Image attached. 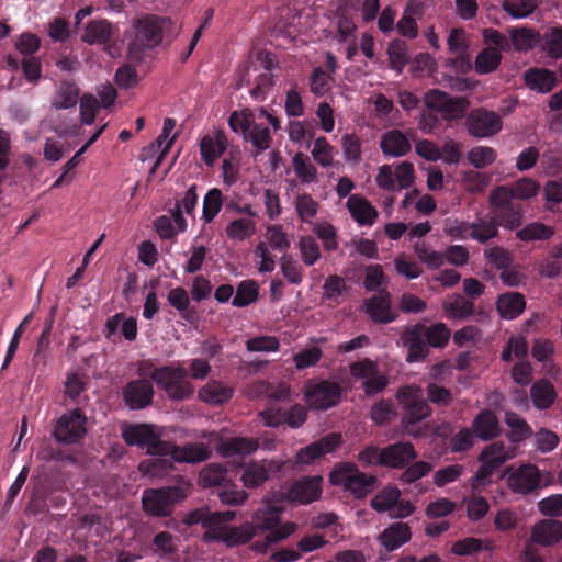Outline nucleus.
<instances>
[{
    "instance_id": "58836bf2",
    "label": "nucleus",
    "mask_w": 562,
    "mask_h": 562,
    "mask_svg": "<svg viewBox=\"0 0 562 562\" xmlns=\"http://www.w3.org/2000/svg\"><path fill=\"white\" fill-rule=\"evenodd\" d=\"M470 229V238L480 244H486L498 236V226L493 216L491 218H476V221L471 223Z\"/></svg>"
},
{
    "instance_id": "3c124183",
    "label": "nucleus",
    "mask_w": 562,
    "mask_h": 562,
    "mask_svg": "<svg viewBox=\"0 0 562 562\" xmlns=\"http://www.w3.org/2000/svg\"><path fill=\"white\" fill-rule=\"evenodd\" d=\"M323 350L317 346H311L293 355L296 370L302 371L315 367L323 358Z\"/></svg>"
},
{
    "instance_id": "0eeeda50",
    "label": "nucleus",
    "mask_w": 562,
    "mask_h": 562,
    "mask_svg": "<svg viewBox=\"0 0 562 562\" xmlns=\"http://www.w3.org/2000/svg\"><path fill=\"white\" fill-rule=\"evenodd\" d=\"M188 370L180 363L162 366L156 385L171 401L189 400L194 393V386L188 380Z\"/></svg>"
},
{
    "instance_id": "8fccbe9b",
    "label": "nucleus",
    "mask_w": 562,
    "mask_h": 562,
    "mask_svg": "<svg viewBox=\"0 0 562 562\" xmlns=\"http://www.w3.org/2000/svg\"><path fill=\"white\" fill-rule=\"evenodd\" d=\"M542 49L553 59L562 58V26L550 27L544 33Z\"/></svg>"
},
{
    "instance_id": "0e129e2a",
    "label": "nucleus",
    "mask_w": 562,
    "mask_h": 562,
    "mask_svg": "<svg viewBox=\"0 0 562 562\" xmlns=\"http://www.w3.org/2000/svg\"><path fill=\"white\" fill-rule=\"evenodd\" d=\"M363 286L367 291H380L385 283V274L381 265H369L364 269Z\"/></svg>"
},
{
    "instance_id": "4be33fe9",
    "label": "nucleus",
    "mask_w": 562,
    "mask_h": 562,
    "mask_svg": "<svg viewBox=\"0 0 562 562\" xmlns=\"http://www.w3.org/2000/svg\"><path fill=\"white\" fill-rule=\"evenodd\" d=\"M510 49L527 53L541 44L542 36L539 31L526 26H512L508 29Z\"/></svg>"
},
{
    "instance_id": "79ce46f5",
    "label": "nucleus",
    "mask_w": 562,
    "mask_h": 562,
    "mask_svg": "<svg viewBox=\"0 0 562 562\" xmlns=\"http://www.w3.org/2000/svg\"><path fill=\"white\" fill-rule=\"evenodd\" d=\"M503 56L496 48L485 47L475 58V71L480 75H487L495 71L501 63Z\"/></svg>"
},
{
    "instance_id": "5fc2aeb1",
    "label": "nucleus",
    "mask_w": 562,
    "mask_h": 562,
    "mask_svg": "<svg viewBox=\"0 0 562 562\" xmlns=\"http://www.w3.org/2000/svg\"><path fill=\"white\" fill-rule=\"evenodd\" d=\"M41 38L31 32H23L14 40L15 49L24 57H33L41 48Z\"/></svg>"
},
{
    "instance_id": "774afa93",
    "label": "nucleus",
    "mask_w": 562,
    "mask_h": 562,
    "mask_svg": "<svg viewBox=\"0 0 562 562\" xmlns=\"http://www.w3.org/2000/svg\"><path fill=\"white\" fill-rule=\"evenodd\" d=\"M302 260L306 266H313L321 258V250L316 239L303 236L299 243Z\"/></svg>"
},
{
    "instance_id": "a211bd4d",
    "label": "nucleus",
    "mask_w": 562,
    "mask_h": 562,
    "mask_svg": "<svg viewBox=\"0 0 562 562\" xmlns=\"http://www.w3.org/2000/svg\"><path fill=\"white\" fill-rule=\"evenodd\" d=\"M383 467L404 469L417 459L415 447L409 441H398L382 448Z\"/></svg>"
},
{
    "instance_id": "a19ab883",
    "label": "nucleus",
    "mask_w": 562,
    "mask_h": 562,
    "mask_svg": "<svg viewBox=\"0 0 562 562\" xmlns=\"http://www.w3.org/2000/svg\"><path fill=\"white\" fill-rule=\"evenodd\" d=\"M554 235V228L542 222H531L516 232V237L521 241H543Z\"/></svg>"
},
{
    "instance_id": "20e7f679",
    "label": "nucleus",
    "mask_w": 562,
    "mask_h": 562,
    "mask_svg": "<svg viewBox=\"0 0 562 562\" xmlns=\"http://www.w3.org/2000/svg\"><path fill=\"white\" fill-rule=\"evenodd\" d=\"M396 398L404 411L402 418L404 431L414 438L419 437L420 431L417 430L416 425L432 413L423 397L422 387L415 384L404 385L398 389Z\"/></svg>"
},
{
    "instance_id": "7c9ffc66",
    "label": "nucleus",
    "mask_w": 562,
    "mask_h": 562,
    "mask_svg": "<svg viewBox=\"0 0 562 562\" xmlns=\"http://www.w3.org/2000/svg\"><path fill=\"white\" fill-rule=\"evenodd\" d=\"M442 310L450 319H465L474 314L475 305L463 295L453 294L442 302Z\"/></svg>"
},
{
    "instance_id": "ddd939ff",
    "label": "nucleus",
    "mask_w": 562,
    "mask_h": 562,
    "mask_svg": "<svg viewBox=\"0 0 562 562\" xmlns=\"http://www.w3.org/2000/svg\"><path fill=\"white\" fill-rule=\"evenodd\" d=\"M403 347L407 350L406 361L408 363L422 362L429 355L426 342L423 323L406 327L400 336Z\"/></svg>"
},
{
    "instance_id": "4468645a",
    "label": "nucleus",
    "mask_w": 562,
    "mask_h": 562,
    "mask_svg": "<svg viewBox=\"0 0 562 562\" xmlns=\"http://www.w3.org/2000/svg\"><path fill=\"white\" fill-rule=\"evenodd\" d=\"M425 102L429 109L440 111L447 120L461 117L469 105L465 98H451L448 93L439 90L427 92Z\"/></svg>"
},
{
    "instance_id": "393cba45",
    "label": "nucleus",
    "mask_w": 562,
    "mask_h": 562,
    "mask_svg": "<svg viewBox=\"0 0 562 562\" xmlns=\"http://www.w3.org/2000/svg\"><path fill=\"white\" fill-rule=\"evenodd\" d=\"M526 86L540 93H549L557 85V75L547 68H529L524 74Z\"/></svg>"
},
{
    "instance_id": "473e14b6",
    "label": "nucleus",
    "mask_w": 562,
    "mask_h": 562,
    "mask_svg": "<svg viewBox=\"0 0 562 562\" xmlns=\"http://www.w3.org/2000/svg\"><path fill=\"white\" fill-rule=\"evenodd\" d=\"M79 98V87L74 81L63 80L52 100V106L56 110L71 109L77 105Z\"/></svg>"
},
{
    "instance_id": "cd10ccee",
    "label": "nucleus",
    "mask_w": 562,
    "mask_h": 562,
    "mask_svg": "<svg viewBox=\"0 0 562 562\" xmlns=\"http://www.w3.org/2000/svg\"><path fill=\"white\" fill-rule=\"evenodd\" d=\"M352 218L360 225H372L378 217L375 207L363 196L353 194L347 201Z\"/></svg>"
},
{
    "instance_id": "09e8293b",
    "label": "nucleus",
    "mask_w": 562,
    "mask_h": 562,
    "mask_svg": "<svg viewBox=\"0 0 562 562\" xmlns=\"http://www.w3.org/2000/svg\"><path fill=\"white\" fill-rule=\"evenodd\" d=\"M467 158L474 168L483 169L496 160L497 153L488 146H474L468 151Z\"/></svg>"
},
{
    "instance_id": "bb28decb",
    "label": "nucleus",
    "mask_w": 562,
    "mask_h": 562,
    "mask_svg": "<svg viewBox=\"0 0 562 562\" xmlns=\"http://www.w3.org/2000/svg\"><path fill=\"white\" fill-rule=\"evenodd\" d=\"M496 308L499 315L505 319H515L520 316L526 308L525 296L519 292H506L498 295Z\"/></svg>"
},
{
    "instance_id": "052dcab7",
    "label": "nucleus",
    "mask_w": 562,
    "mask_h": 562,
    "mask_svg": "<svg viewBox=\"0 0 562 562\" xmlns=\"http://www.w3.org/2000/svg\"><path fill=\"white\" fill-rule=\"evenodd\" d=\"M333 150L334 147L328 140L324 136H319L315 139L311 154L319 166L329 167L333 165Z\"/></svg>"
},
{
    "instance_id": "680f3d73",
    "label": "nucleus",
    "mask_w": 562,
    "mask_h": 562,
    "mask_svg": "<svg viewBox=\"0 0 562 562\" xmlns=\"http://www.w3.org/2000/svg\"><path fill=\"white\" fill-rule=\"evenodd\" d=\"M427 400L439 407H447L453 402L452 392L435 382L426 385Z\"/></svg>"
},
{
    "instance_id": "f03ea898",
    "label": "nucleus",
    "mask_w": 562,
    "mask_h": 562,
    "mask_svg": "<svg viewBox=\"0 0 562 562\" xmlns=\"http://www.w3.org/2000/svg\"><path fill=\"white\" fill-rule=\"evenodd\" d=\"M235 516V510L209 512L200 508L189 514L188 522L201 524L206 529L203 535L206 542L222 541L232 547L246 543V528L244 526L228 527L226 525Z\"/></svg>"
},
{
    "instance_id": "5701e85b",
    "label": "nucleus",
    "mask_w": 562,
    "mask_h": 562,
    "mask_svg": "<svg viewBox=\"0 0 562 562\" xmlns=\"http://www.w3.org/2000/svg\"><path fill=\"white\" fill-rule=\"evenodd\" d=\"M533 542L550 547L562 540V522L554 519H542L531 529Z\"/></svg>"
},
{
    "instance_id": "aec40b11",
    "label": "nucleus",
    "mask_w": 562,
    "mask_h": 562,
    "mask_svg": "<svg viewBox=\"0 0 562 562\" xmlns=\"http://www.w3.org/2000/svg\"><path fill=\"white\" fill-rule=\"evenodd\" d=\"M541 475L533 464L520 465L508 476V486L515 493L528 494L540 487Z\"/></svg>"
},
{
    "instance_id": "49530a36",
    "label": "nucleus",
    "mask_w": 562,
    "mask_h": 562,
    "mask_svg": "<svg viewBox=\"0 0 562 562\" xmlns=\"http://www.w3.org/2000/svg\"><path fill=\"white\" fill-rule=\"evenodd\" d=\"M425 337L428 348H443L448 345L451 331L443 323H437L431 326L424 324Z\"/></svg>"
},
{
    "instance_id": "c756f323",
    "label": "nucleus",
    "mask_w": 562,
    "mask_h": 562,
    "mask_svg": "<svg viewBox=\"0 0 562 562\" xmlns=\"http://www.w3.org/2000/svg\"><path fill=\"white\" fill-rule=\"evenodd\" d=\"M112 36V24L105 19H100L92 20L87 24L83 34L81 35V40L90 45H105L111 41Z\"/></svg>"
},
{
    "instance_id": "72a5a7b5",
    "label": "nucleus",
    "mask_w": 562,
    "mask_h": 562,
    "mask_svg": "<svg viewBox=\"0 0 562 562\" xmlns=\"http://www.w3.org/2000/svg\"><path fill=\"white\" fill-rule=\"evenodd\" d=\"M530 398L536 408L541 411L548 409L554 403L557 392L549 380L541 379L535 382L530 387Z\"/></svg>"
},
{
    "instance_id": "2eb2a0df",
    "label": "nucleus",
    "mask_w": 562,
    "mask_h": 562,
    "mask_svg": "<svg viewBox=\"0 0 562 562\" xmlns=\"http://www.w3.org/2000/svg\"><path fill=\"white\" fill-rule=\"evenodd\" d=\"M122 396L130 409H143L153 403V382L149 379L128 381L122 389Z\"/></svg>"
},
{
    "instance_id": "338daca9",
    "label": "nucleus",
    "mask_w": 562,
    "mask_h": 562,
    "mask_svg": "<svg viewBox=\"0 0 562 562\" xmlns=\"http://www.w3.org/2000/svg\"><path fill=\"white\" fill-rule=\"evenodd\" d=\"M485 259L496 269L504 270L509 268L513 258L505 248L501 246H494L484 250Z\"/></svg>"
},
{
    "instance_id": "864d4df0",
    "label": "nucleus",
    "mask_w": 562,
    "mask_h": 562,
    "mask_svg": "<svg viewBox=\"0 0 562 562\" xmlns=\"http://www.w3.org/2000/svg\"><path fill=\"white\" fill-rule=\"evenodd\" d=\"M223 205V195L220 189H211L203 200L202 217L205 223H211L218 214Z\"/></svg>"
},
{
    "instance_id": "e2e57ef3",
    "label": "nucleus",
    "mask_w": 562,
    "mask_h": 562,
    "mask_svg": "<svg viewBox=\"0 0 562 562\" xmlns=\"http://www.w3.org/2000/svg\"><path fill=\"white\" fill-rule=\"evenodd\" d=\"M394 416V406L390 400H381L371 407V419L379 426L390 424Z\"/></svg>"
},
{
    "instance_id": "603ef678",
    "label": "nucleus",
    "mask_w": 562,
    "mask_h": 562,
    "mask_svg": "<svg viewBox=\"0 0 562 562\" xmlns=\"http://www.w3.org/2000/svg\"><path fill=\"white\" fill-rule=\"evenodd\" d=\"M391 68L401 72L408 61L407 45L402 40H393L387 47Z\"/></svg>"
},
{
    "instance_id": "dca6fc26",
    "label": "nucleus",
    "mask_w": 562,
    "mask_h": 562,
    "mask_svg": "<svg viewBox=\"0 0 562 562\" xmlns=\"http://www.w3.org/2000/svg\"><path fill=\"white\" fill-rule=\"evenodd\" d=\"M364 311L373 323L389 324L396 319L397 315L392 311L391 293L386 289L364 300Z\"/></svg>"
},
{
    "instance_id": "6e6552de",
    "label": "nucleus",
    "mask_w": 562,
    "mask_h": 562,
    "mask_svg": "<svg viewBox=\"0 0 562 562\" xmlns=\"http://www.w3.org/2000/svg\"><path fill=\"white\" fill-rule=\"evenodd\" d=\"M122 438L127 446L146 449L147 454L165 457L168 441L161 440V434L150 424L127 425L122 430Z\"/></svg>"
},
{
    "instance_id": "c03bdc74",
    "label": "nucleus",
    "mask_w": 562,
    "mask_h": 562,
    "mask_svg": "<svg viewBox=\"0 0 562 562\" xmlns=\"http://www.w3.org/2000/svg\"><path fill=\"white\" fill-rule=\"evenodd\" d=\"M403 470L398 480L403 485H409L427 476L432 470V464L423 460H414Z\"/></svg>"
},
{
    "instance_id": "b1692460",
    "label": "nucleus",
    "mask_w": 562,
    "mask_h": 562,
    "mask_svg": "<svg viewBox=\"0 0 562 562\" xmlns=\"http://www.w3.org/2000/svg\"><path fill=\"white\" fill-rule=\"evenodd\" d=\"M380 147L384 155L402 157L411 151V143L407 136L400 130L385 132L380 140Z\"/></svg>"
},
{
    "instance_id": "6ab92c4d",
    "label": "nucleus",
    "mask_w": 562,
    "mask_h": 562,
    "mask_svg": "<svg viewBox=\"0 0 562 562\" xmlns=\"http://www.w3.org/2000/svg\"><path fill=\"white\" fill-rule=\"evenodd\" d=\"M170 456L172 461L179 463H199L211 457V450L204 442L187 443L182 447L168 441L165 457Z\"/></svg>"
},
{
    "instance_id": "69168bd1",
    "label": "nucleus",
    "mask_w": 562,
    "mask_h": 562,
    "mask_svg": "<svg viewBox=\"0 0 562 562\" xmlns=\"http://www.w3.org/2000/svg\"><path fill=\"white\" fill-rule=\"evenodd\" d=\"M313 232L322 239L327 251H334L338 248L336 228L330 223H316Z\"/></svg>"
},
{
    "instance_id": "bf43d9fd",
    "label": "nucleus",
    "mask_w": 562,
    "mask_h": 562,
    "mask_svg": "<svg viewBox=\"0 0 562 562\" xmlns=\"http://www.w3.org/2000/svg\"><path fill=\"white\" fill-rule=\"evenodd\" d=\"M414 249L418 259L425 263L428 269H439L446 262L443 252L432 250L425 244H416Z\"/></svg>"
},
{
    "instance_id": "412c9836",
    "label": "nucleus",
    "mask_w": 562,
    "mask_h": 562,
    "mask_svg": "<svg viewBox=\"0 0 562 562\" xmlns=\"http://www.w3.org/2000/svg\"><path fill=\"white\" fill-rule=\"evenodd\" d=\"M474 435L483 441H490L502 434V427L496 414L488 408L482 409L473 419Z\"/></svg>"
},
{
    "instance_id": "a878e982",
    "label": "nucleus",
    "mask_w": 562,
    "mask_h": 562,
    "mask_svg": "<svg viewBox=\"0 0 562 562\" xmlns=\"http://www.w3.org/2000/svg\"><path fill=\"white\" fill-rule=\"evenodd\" d=\"M411 538V528L405 522H393L379 536L381 544L390 552L407 543Z\"/></svg>"
},
{
    "instance_id": "f3484780",
    "label": "nucleus",
    "mask_w": 562,
    "mask_h": 562,
    "mask_svg": "<svg viewBox=\"0 0 562 562\" xmlns=\"http://www.w3.org/2000/svg\"><path fill=\"white\" fill-rule=\"evenodd\" d=\"M342 442L341 435L330 432L321 439L302 448L296 454V462L301 464H311L316 459L335 451Z\"/></svg>"
},
{
    "instance_id": "de8ad7c7",
    "label": "nucleus",
    "mask_w": 562,
    "mask_h": 562,
    "mask_svg": "<svg viewBox=\"0 0 562 562\" xmlns=\"http://www.w3.org/2000/svg\"><path fill=\"white\" fill-rule=\"evenodd\" d=\"M400 496L401 492L396 486L385 487L371 499V507L379 513L392 510Z\"/></svg>"
},
{
    "instance_id": "ea45409f",
    "label": "nucleus",
    "mask_w": 562,
    "mask_h": 562,
    "mask_svg": "<svg viewBox=\"0 0 562 562\" xmlns=\"http://www.w3.org/2000/svg\"><path fill=\"white\" fill-rule=\"evenodd\" d=\"M138 470L144 476L151 479L164 477L173 470L172 459L164 457L145 459L139 462Z\"/></svg>"
},
{
    "instance_id": "9b49d317",
    "label": "nucleus",
    "mask_w": 562,
    "mask_h": 562,
    "mask_svg": "<svg viewBox=\"0 0 562 562\" xmlns=\"http://www.w3.org/2000/svg\"><path fill=\"white\" fill-rule=\"evenodd\" d=\"M465 127L471 136L475 138H487L501 132L503 121L496 112L477 108L471 110L467 115Z\"/></svg>"
},
{
    "instance_id": "2f4dec72",
    "label": "nucleus",
    "mask_w": 562,
    "mask_h": 562,
    "mask_svg": "<svg viewBox=\"0 0 562 562\" xmlns=\"http://www.w3.org/2000/svg\"><path fill=\"white\" fill-rule=\"evenodd\" d=\"M233 396V389L218 381H210L199 390L200 401L210 405H222Z\"/></svg>"
},
{
    "instance_id": "a18cd8bd",
    "label": "nucleus",
    "mask_w": 562,
    "mask_h": 562,
    "mask_svg": "<svg viewBox=\"0 0 562 562\" xmlns=\"http://www.w3.org/2000/svg\"><path fill=\"white\" fill-rule=\"evenodd\" d=\"M537 0H504L502 9L513 19H524L538 9Z\"/></svg>"
},
{
    "instance_id": "7ed1b4c3",
    "label": "nucleus",
    "mask_w": 562,
    "mask_h": 562,
    "mask_svg": "<svg viewBox=\"0 0 562 562\" xmlns=\"http://www.w3.org/2000/svg\"><path fill=\"white\" fill-rule=\"evenodd\" d=\"M172 25L169 18L155 14L143 15L135 19L132 24V35L128 42L130 59L140 61L146 52L158 47L165 34Z\"/></svg>"
},
{
    "instance_id": "4d7b16f0",
    "label": "nucleus",
    "mask_w": 562,
    "mask_h": 562,
    "mask_svg": "<svg viewBox=\"0 0 562 562\" xmlns=\"http://www.w3.org/2000/svg\"><path fill=\"white\" fill-rule=\"evenodd\" d=\"M226 479V469L218 463L207 464L200 472V482L204 487L218 486Z\"/></svg>"
},
{
    "instance_id": "1a4fd4ad",
    "label": "nucleus",
    "mask_w": 562,
    "mask_h": 562,
    "mask_svg": "<svg viewBox=\"0 0 562 562\" xmlns=\"http://www.w3.org/2000/svg\"><path fill=\"white\" fill-rule=\"evenodd\" d=\"M344 393L342 386L330 380L307 381L303 387L305 402L313 409L327 411L337 406Z\"/></svg>"
},
{
    "instance_id": "39448f33",
    "label": "nucleus",
    "mask_w": 562,
    "mask_h": 562,
    "mask_svg": "<svg viewBox=\"0 0 562 562\" xmlns=\"http://www.w3.org/2000/svg\"><path fill=\"white\" fill-rule=\"evenodd\" d=\"M190 486L182 481L172 486L145 490L142 497L144 512L154 517L169 516L175 504L187 498Z\"/></svg>"
},
{
    "instance_id": "c85d7f7f",
    "label": "nucleus",
    "mask_w": 562,
    "mask_h": 562,
    "mask_svg": "<svg viewBox=\"0 0 562 562\" xmlns=\"http://www.w3.org/2000/svg\"><path fill=\"white\" fill-rule=\"evenodd\" d=\"M282 469L280 462L273 460H262V462H248V488L261 485L269 480L271 475L279 473Z\"/></svg>"
},
{
    "instance_id": "6e6d98bb",
    "label": "nucleus",
    "mask_w": 562,
    "mask_h": 562,
    "mask_svg": "<svg viewBox=\"0 0 562 562\" xmlns=\"http://www.w3.org/2000/svg\"><path fill=\"white\" fill-rule=\"evenodd\" d=\"M295 210L300 220L304 223H311L318 211V203L307 193L296 196Z\"/></svg>"
},
{
    "instance_id": "f8f14e48",
    "label": "nucleus",
    "mask_w": 562,
    "mask_h": 562,
    "mask_svg": "<svg viewBox=\"0 0 562 562\" xmlns=\"http://www.w3.org/2000/svg\"><path fill=\"white\" fill-rule=\"evenodd\" d=\"M87 418L80 409L64 414L56 423L53 436L59 443L72 445L79 442L86 435Z\"/></svg>"
},
{
    "instance_id": "13d9d810",
    "label": "nucleus",
    "mask_w": 562,
    "mask_h": 562,
    "mask_svg": "<svg viewBox=\"0 0 562 562\" xmlns=\"http://www.w3.org/2000/svg\"><path fill=\"white\" fill-rule=\"evenodd\" d=\"M167 301L172 307H175L181 314V316L184 319H187V321L191 319L190 312H189L190 297H189L188 292L183 288L178 286V288L171 289L168 292Z\"/></svg>"
},
{
    "instance_id": "f257e3e1",
    "label": "nucleus",
    "mask_w": 562,
    "mask_h": 562,
    "mask_svg": "<svg viewBox=\"0 0 562 562\" xmlns=\"http://www.w3.org/2000/svg\"><path fill=\"white\" fill-rule=\"evenodd\" d=\"M322 494V477L305 476L292 483L286 493H279L265 502L254 513V525L248 522V542L255 536V528L268 530L265 536L263 549L278 543L292 535L296 525L286 522L279 526L283 502L310 504L319 498Z\"/></svg>"
},
{
    "instance_id": "37998d69",
    "label": "nucleus",
    "mask_w": 562,
    "mask_h": 562,
    "mask_svg": "<svg viewBox=\"0 0 562 562\" xmlns=\"http://www.w3.org/2000/svg\"><path fill=\"white\" fill-rule=\"evenodd\" d=\"M292 166L302 183H312L316 180L317 169L305 154L296 153L292 158Z\"/></svg>"
},
{
    "instance_id": "c9c22d12",
    "label": "nucleus",
    "mask_w": 562,
    "mask_h": 562,
    "mask_svg": "<svg viewBox=\"0 0 562 562\" xmlns=\"http://www.w3.org/2000/svg\"><path fill=\"white\" fill-rule=\"evenodd\" d=\"M504 422L510 428L508 438L514 443L525 441L533 435L530 425L515 412H505Z\"/></svg>"
},
{
    "instance_id": "9d476101",
    "label": "nucleus",
    "mask_w": 562,
    "mask_h": 562,
    "mask_svg": "<svg viewBox=\"0 0 562 562\" xmlns=\"http://www.w3.org/2000/svg\"><path fill=\"white\" fill-rule=\"evenodd\" d=\"M349 371L352 378L363 380L362 390L367 396L381 393L389 384L386 375L380 372L378 363L369 358L352 362Z\"/></svg>"
},
{
    "instance_id": "423d86ee",
    "label": "nucleus",
    "mask_w": 562,
    "mask_h": 562,
    "mask_svg": "<svg viewBox=\"0 0 562 562\" xmlns=\"http://www.w3.org/2000/svg\"><path fill=\"white\" fill-rule=\"evenodd\" d=\"M329 482L331 485L342 486L356 498H364L373 492L376 477L359 471L353 463L344 462L336 465L330 472Z\"/></svg>"
},
{
    "instance_id": "e433bc0d",
    "label": "nucleus",
    "mask_w": 562,
    "mask_h": 562,
    "mask_svg": "<svg viewBox=\"0 0 562 562\" xmlns=\"http://www.w3.org/2000/svg\"><path fill=\"white\" fill-rule=\"evenodd\" d=\"M493 218L497 226L513 231L521 225L522 207L517 202L504 207H497L493 211Z\"/></svg>"
},
{
    "instance_id": "4c0bfd02",
    "label": "nucleus",
    "mask_w": 562,
    "mask_h": 562,
    "mask_svg": "<svg viewBox=\"0 0 562 562\" xmlns=\"http://www.w3.org/2000/svg\"><path fill=\"white\" fill-rule=\"evenodd\" d=\"M448 46L450 52L458 54L454 59V64L462 69L470 68L469 58L465 53L469 48V44L465 37L463 29H452L448 36Z\"/></svg>"
},
{
    "instance_id": "f704fd0d",
    "label": "nucleus",
    "mask_w": 562,
    "mask_h": 562,
    "mask_svg": "<svg viewBox=\"0 0 562 562\" xmlns=\"http://www.w3.org/2000/svg\"><path fill=\"white\" fill-rule=\"evenodd\" d=\"M226 137L224 134L218 133L214 137L206 135L201 139L200 150L203 161L207 166H212L214 161L226 149Z\"/></svg>"
}]
</instances>
